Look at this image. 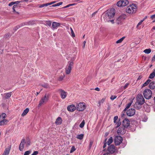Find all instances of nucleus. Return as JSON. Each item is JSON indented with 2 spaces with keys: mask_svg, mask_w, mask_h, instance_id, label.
I'll use <instances>...</instances> for the list:
<instances>
[{
  "mask_svg": "<svg viewBox=\"0 0 155 155\" xmlns=\"http://www.w3.org/2000/svg\"><path fill=\"white\" fill-rule=\"evenodd\" d=\"M115 14L114 9L111 8L107 10L103 14V17L105 22H109L110 19L113 18Z\"/></svg>",
  "mask_w": 155,
  "mask_h": 155,
  "instance_id": "nucleus-1",
  "label": "nucleus"
},
{
  "mask_svg": "<svg viewBox=\"0 0 155 155\" xmlns=\"http://www.w3.org/2000/svg\"><path fill=\"white\" fill-rule=\"evenodd\" d=\"M137 10V8L136 5L132 4L127 6L126 10V12L127 13L132 14L135 13Z\"/></svg>",
  "mask_w": 155,
  "mask_h": 155,
  "instance_id": "nucleus-2",
  "label": "nucleus"
},
{
  "mask_svg": "<svg viewBox=\"0 0 155 155\" xmlns=\"http://www.w3.org/2000/svg\"><path fill=\"white\" fill-rule=\"evenodd\" d=\"M49 97V94H46L42 97L39 102V105L41 106L43 104H46L48 101Z\"/></svg>",
  "mask_w": 155,
  "mask_h": 155,
  "instance_id": "nucleus-3",
  "label": "nucleus"
},
{
  "mask_svg": "<svg viewBox=\"0 0 155 155\" xmlns=\"http://www.w3.org/2000/svg\"><path fill=\"white\" fill-rule=\"evenodd\" d=\"M143 95L145 98L146 99H149L151 98L152 93L150 89H147L143 91Z\"/></svg>",
  "mask_w": 155,
  "mask_h": 155,
  "instance_id": "nucleus-4",
  "label": "nucleus"
},
{
  "mask_svg": "<svg viewBox=\"0 0 155 155\" xmlns=\"http://www.w3.org/2000/svg\"><path fill=\"white\" fill-rule=\"evenodd\" d=\"M74 65L72 61H69L65 69V72L66 74H69L71 72V71Z\"/></svg>",
  "mask_w": 155,
  "mask_h": 155,
  "instance_id": "nucleus-5",
  "label": "nucleus"
},
{
  "mask_svg": "<svg viewBox=\"0 0 155 155\" xmlns=\"http://www.w3.org/2000/svg\"><path fill=\"white\" fill-rule=\"evenodd\" d=\"M129 4L128 1L127 0H120L117 3V6L120 7L126 6Z\"/></svg>",
  "mask_w": 155,
  "mask_h": 155,
  "instance_id": "nucleus-6",
  "label": "nucleus"
},
{
  "mask_svg": "<svg viewBox=\"0 0 155 155\" xmlns=\"http://www.w3.org/2000/svg\"><path fill=\"white\" fill-rule=\"evenodd\" d=\"M76 107L78 110L82 111L85 109L86 106L84 103L83 102L77 104Z\"/></svg>",
  "mask_w": 155,
  "mask_h": 155,
  "instance_id": "nucleus-7",
  "label": "nucleus"
},
{
  "mask_svg": "<svg viewBox=\"0 0 155 155\" xmlns=\"http://www.w3.org/2000/svg\"><path fill=\"white\" fill-rule=\"evenodd\" d=\"M122 140L123 138L121 136H117L114 139V143L116 145H118L122 142Z\"/></svg>",
  "mask_w": 155,
  "mask_h": 155,
  "instance_id": "nucleus-8",
  "label": "nucleus"
},
{
  "mask_svg": "<svg viewBox=\"0 0 155 155\" xmlns=\"http://www.w3.org/2000/svg\"><path fill=\"white\" fill-rule=\"evenodd\" d=\"M58 91L60 95L61 98L62 99H64L66 97L67 93L66 92L62 89H59Z\"/></svg>",
  "mask_w": 155,
  "mask_h": 155,
  "instance_id": "nucleus-9",
  "label": "nucleus"
},
{
  "mask_svg": "<svg viewBox=\"0 0 155 155\" xmlns=\"http://www.w3.org/2000/svg\"><path fill=\"white\" fill-rule=\"evenodd\" d=\"M137 101L139 102L140 104H143L145 102V99L143 95L141 94H138L137 97Z\"/></svg>",
  "mask_w": 155,
  "mask_h": 155,
  "instance_id": "nucleus-10",
  "label": "nucleus"
},
{
  "mask_svg": "<svg viewBox=\"0 0 155 155\" xmlns=\"http://www.w3.org/2000/svg\"><path fill=\"white\" fill-rule=\"evenodd\" d=\"M126 113L128 116L131 117L135 114V110L134 108H131L128 110Z\"/></svg>",
  "mask_w": 155,
  "mask_h": 155,
  "instance_id": "nucleus-11",
  "label": "nucleus"
},
{
  "mask_svg": "<svg viewBox=\"0 0 155 155\" xmlns=\"http://www.w3.org/2000/svg\"><path fill=\"white\" fill-rule=\"evenodd\" d=\"M108 150L110 153L113 154L115 151V147L113 145H111L108 147Z\"/></svg>",
  "mask_w": 155,
  "mask_h": 155,
  "instance_id": "nucleus-12",
  "label": "nucleus"
},
{
  "mask_svg": "<svg viewBox=\"0 0 155 155\" xmlns=\"http://www.w3.org/2000/svg\"><path fill=\"white\" fill-rule=\"evenodd\" d=\"M76 108V107L73 104L68 106L67 107L68 110L71 112L74 111Z\"/></svg>",
  "mask_w": 155,
  "mask_h": 155,
  "instance_id": "nucleus-13",
  "label": "nucleus"
},
{
  "mask_svg": "<svg viewBox=\"0 0 155 155\" xmlns=\"http://www.w3.org/2000/svg\"><path fill=\"white\" fill-rule=\"evenodd\" d=\"M123 124L124 127H127L130 125V122L128 119H125L123 121Z\"/></svg>",
  "mask_w": 155,
  "mask_h": 155,
  "instance_id": "nucleus-14",
  "label": "nucleus"
},
{
  "mask_svg": "<svg viewBox=\"0 0 155 155\" xmlns=\"http://www.w3.org/2000/svg\"><path fill=\"white\" fill-rule=\"evenodd\" d=\"M24 144H25V139H22L19 146V149L21 151H22L23 150Z\"/></svg>",
  "mask_w": 155,
  "mask_h": 155,
  "instance_id": "nucleus-15",
  "label": "nucleus"
},
{
  "mask_svg": "<svg viewBox=\"0 0 155 155\" xmlns=\"http://www.w3.org/2000/svg\"><path fill=\"white\" fill-rule=\"evenodd\" d=\"M62 121L61 118L60 117H58L56 119L55 123L56 125H60L61 124Z\"/></svg>",
  "mask_w": 155,
  "mask_h": 155,
  "instance_id": "nucleus-16",
  "label": "nucleus"
},
{
  "mask_svg": "<svg viewBox=\"0 0 155 155\" xmlns=\"http://www.w3.org/2000/svg\"><path fill=\"white\" fill-rule=\"evenodd\" d=\"M60 25V24L59 23L53 22L52 23V27L54 29L57 28Z\"/></svg>",
  "mask_w": 155,
  "mask_h": 155,
  "instance_id": "nucleus-17",
  "label": "nucleus"
},
{
  "mask_svg": "<svg viewBox=\"0 0 155 155\" xmlns=\"http://www.w3.org/2000/svg\"><path fill=\"white\" fill-rule=\"evenodd\" d=\"M8 122V120L7 119H2L0 120V125L2 126L6 124Z\"/></svg>",
  "mask_w": 155,
  "mask_h": 155,
  "instance_id": "nucleus-18",
  "label": "nucleus"
},
{
  "mask_svg": "<svg viewBox=\"0 0 155 155\" xmlns=\"http://www.w3.org/2000/svg\"><path fill=\"white\" fill-rule=\"evenodd\" d=\"M143 104H140L139 102L137 101L134 104V107L137 109H139L141 108V105Z\"/></svg>",
  "mask_w": 155,
  "mask_h": 155,
  "instance_id": "nucleus-19",
  "label": "nucleus"
},
{
  "mask_svg": "<svg viewBox=\"0 0 155 155\" xmlns=\"http://www.w3.org/2000/svg\"><path fill=\"white\" fill-rule=\"evenodd\" d=\"M126 18V15L124 14H123L119 16V17L117 19V20L120 21L125 19Z\"/></svg>",
  "mask_w": 155,
  "mask_h": 155,
  "instance_id": "nucleus-20",
  "label": "nucleus"
},
{
  "mask_svg": "<svg viewBox=\"0 0 155 155\" xmlns=\"http://www.w3.org/2000/svg\"><path fill=\"white\" fill-rule=\"evenodd\" d=\"M10 150V148H8L5 149L3 155H8Z\"/></svg>",
  "mask_w": 155,
  "mask_h": 155,
  "instance_id": "nucleus-21",
  "label": "nucleus"
},
{
  "mask_svg": "<svg viewBox=\"0 0 155 155\" xmlns=\"http://www.w3.org/2000/svg\"><path fill=\"white\" fill-rule=\"evenodd\" d=\"M155 83L154 82H151L150 83L149 85V87L152 89H153L155 87Z\"/></svg>",
  "mask_w": 155,
  "mask_h": 155,
  "instance_id": "nucleus-22",
  "label": "nucleus"
},
{
  "mask_svg": "<svg viewBox=\"0 0 155 155\" xmlns=\"http://www.w3.org/2000/svg\"><path fill=\"white\" fill-rule=\"evenodd\" d=\"M29 109L28 108H26L23 111L22 114H21V116L23 117H24L29 112Z\"/></svg>",
  "mask_w": 155,
  "mask_h": 155,
  "instance_id": "nucleus-23",
  "label": "nucleus"
},
{
  "mask_svg": "<svg viewBox=\"0 0 155 155\" xmlns=\"http://www.w3.org/2000/svg\"><path fill=\"white\" fill-rule=\"evenodd\" d=\"M5 97L6 99H8L12 95V92H9L5 94Z\"/></svg>",
  "mask_w": 155,
  "mask_h": 155,
  "instance_id": "nucleus-24",
  "label": "nucleus"
},
{
  "mask_svg": "<svg viewBox=\"0 0 155 155\" xmlns=\"http://www.w3.org/2000/svg\"><path fill=\"white\" fill-rule=\"evenodd\" d=\"M113 141V138L112 137H111L110 138L108 139V140L107 143L108 145H110Z\"/></svg>",
  "mask_w": 155,
  "mask_h": 155,
  "instance_id": "nucleus-25",
  "label": "nucleus"
},
{
  "mask_svg": "<svg viewBox=\"0 0 155 155\" xmlns=\"http://www.w3.org/2000/svg\"><path fill=\"white\" fill-rule=\"evenodd\" d=\"M124 130V129H123V128L119 127L117 130V133L118 134H121L123 133L122 131V130Z\"/></svg>",
  "mask_w": 155,
  "mask_h": 155,
  "instance_id": "nucleus-26",
  "label": "nucleus"
},
{
  "mask_svg": "<svg viewBox=\"0 0 155 155\" xmlns=\"http://www.w3.org/2000/svg\"><path fill=\"white\" fill-rule=\"evenodd\" d=\"M77 138L80 140H82L84 137V134H81L78 135L77 137Z\"/></svg>",
  "mask_w": 155,
  "mask_h": 155,
  "instance_id": "nucleus-27",
  "label": "nucleus"
},
{
  "mask_svg": "<svg viewBox=\"0 0 155 155\" xmlns=\"http://www.w3.org/2000/svg\"><path fill=\"white\" fill-rule=\"evenodd\" d=\"M132 103V101L128 103V104L126 105V107L124 109V110H126L127 109H128L131 106Z\"/></svg>",
  "mask_w": 155,
  "mask_h": 155,
  "instance_id": "nucleus-28",
  "label": "nucleus"
},
{
  "mask_svg": "<svg viewBox=\"0 0 155 155\" xmlns=\"http://www.w3.org/2000/svg\"><path fill=\"white\" fill-rule=\"evenodd\" d=\"M155 76V73L153 71L150 75L149 78L152 79Z\"/></svg>",
  "mask_w": 155,
  "mask_h": 155,
  "instance_id": "nucleus-29",
  "label": "nucleus"
},
{
  "mask_svg": "<svg viewBox=\"0 0 155 155\" xmlns=\"http://www.w3.org/2000/svg\"><path fill=\"white\" fill-rule=\"evenodd\" d=\"M6 116V114L5 113H3L0 116V120L2 119H5Z\"/></svg>",
  "mask_w": 155,
  "mask_h": 155,
  "instance_id": "nucleus-30",
  "label": "nucleus"
},
{
  "mask_svg": "<svg viewBox=\"0 0 155 155\" xmlns=\"http://www.w3.org/2000/svg\"><path fill=\"white\" fill-rule=\"evenodd\" d=\"M65 75L63 74V75L60 76L58 78V80L59 81H61L65 77Z\"/></svg>",
  "mask_w": 155,
  "mask_h": 155,
  "instance_id": "nucleus-31",
  "label": "nucleus"
},
{
  "mask_svg": "<svg viewBox=\"0 0 155 155\" xmlns=\"http://www.w3.org/2000/svg\"><path fill=\"white\" fill-rule=\"evenodd\" d=\"M124 38H125L124 37H123L122 38H121L120 39L117 40L116 41V43L117 44H118V43H120L121 42H122V41L124 40Z\"/></svg>",
  "mask_w": 155,
  "mask_h": 155,
  "instance_id": "nucleus-32",
  "label": "nucleus"
},
{
  "mask_svg": "<svg viewBox=\"0 0 155 155\" xmlns=\"http://www.w3.org/2000/svg\"><path fill=\"white\" fill-rule=\"evenodd\" d=\"M151 51V50L150 49H146L143 51L145 53L147 54L150 53Z\"/></svg>",
  "mask_w": 155,
  "mask_h": 155,
  "instance_id": "nucleus-33",
  "label": "nucleus"
},
{
  "mask_svg": "<svg viewBox=\"0 0 155 155\" xmlns=\"http://www.w3.org/2000/svg\"><path fill=\"white\" fill-rule=\"evenodd\" d=\"M62 3H63V2H60L58 3L53 5L52 6V7H56V6H59L62 5Z\"/></svg>",
  "mask_w": 155,
  "mask_h": 155,
  "instance_id": "nucleus-34",
  "label": "nucleus"
},
{
  "mask_svg": "<svg viewBox=\"0 0 155 155\" xmlns=\"http://www.w3.org/2000/svg\"><path fill=\"white\" fill-rule=\"evenodd\" d=\"M84 124H85L84 120H83L82 121V122H81V123L79 125V127L81 128H82L84 127Z\"/></svg>",
  "mask_w": 155,
  "mask_h": 155,
  "instance_id": "nucleus-35",
  "label": "nucleus"
},
{
  "mask_svg": "<svg viewBox=\"0 0 155 155\" xmlns=\"http://www.w3.org/2000/svg\"><path fill=\"white\" fill-rule=\"evenodd\" d=\"M25 143L26 144L27 147H28L30 144V141L29 140H26V142L25 141Z\"/></svg>",
  "mask_w": 155,
  "mask_h": 155,
  "instance_id": "nucleus-36",
  "label": "nucleus"
},
{
  "mask_svg": "<svg viewBox=\"0 0 155 155\" xmlns=\"http://www.w3.org/2000/svg\"><path fill=\"white\" fill-rule=\"evenodd\" d=\"M119 120H117V121H116V125H117L116 127H118L121 124V122Z\"/></svg>",
  "mask_w": 155,
  "mask_h": 155,
  "instance_id": "nucleus-37",
  "label": "nucleus"
},
{
  "mask_svg": "<svg viewBox=\"0 0 155 155\" xmlns=\"http://www.w3.org/2000/svg\"><path fill=\"white\" fill-rule=\"evenodd\" d=\"M31 152V150L27 151L25 152L24 155H29Z\"/></svg>",
  "mask_w": 155,
  "mask_h": 155,
  "instance_id": "nucleus-38",
  "label": "nucleus"
},
{
  "mask_svg": "<svg viewBox=\"0 0 155 155\" xmlns=\"http://www.w3.org/2000/svg\"><path fill=\"white\" fill-rule=\"evenodd\" d=\"M46 25L48 26H50L51 24V21H47L46 22Z\"/></svg>",
  "mask_w": 155,
  "mask_h": 155,
  "instance_id": "nucleus-39",
  "label": "nucleus"
},
{
  "mask_svg": "<svg viewBox=\"0 0 155 155\" xmlns=\"http://www.w3.org/2000/svg\"><path fill=\"white\" fill-rule=\"evenodd\" d=\"M48 5H49L48 3H47L41 5H40V6L39 7L42 8L44 6H47Z\"/></svg>",
  "mask_w": 155,
  "mask_h": 155,
  "instance_id": "nucleus-40",
  "label": "nucleus"
},
{
  "mask_svg": "<svg viewBox=\"0 0 155 155\" xmlns=\"http://www.w3.org/2000/svg\"><path fill=\"white\" fill-rule=\"evenodd\" d=\"M76 150V149L75 148V147L74 146H72L71 149V150H70V152L71 153H72L73 152H74Z\"/></svg>",
  "mask_w": 155,
  "mask_h": 155,
  "instance_id": "nucleus-41",
  "label": "nucleus"
},
{
  "mask_svg": "<svg viewBox=\"0 0 155 155\" xmlns=\"http://www.w3.org/2000/svg\"><path fill=\"white\" fill-rule=\"evenodd\" d=\"M42 86L45 88H48L49 87V86L48 84H45L42 85Z\"/></svg>",
  "mask_w": 155,
  "mask_h": 155,
  "instance_id": "nucleus-42",
  "label": "nucleus"
},
{
  "mask_svg": "<svg viewBox=\"0 0 155 155\" xmlns=\"http://www.w3.org/2000/svg\"><path fill=\"white\" fill-rule=\"evenodd\" d=\"M11 36V35L10 33H7L6 34L5 36L4 37L5 38H8L9 37Z\"/></svg>",
  "mask_w": 155,
  "mask_h": 155,
  "instance_id": "nucleus-43",
  "label": "nucleus"
},
{
  "mask_svg": "<svg viewBox=\"0 0 155 155\" xmlns=\"http://www.w3.org/2000/svg\"><path fill=\"white\" fill-rule=\"evenodd\" d=\"M117 97L115 95H112L110 97V99L112 100H114Z\"/></svg>",
  "mask_w": 155,
  "mask_h": 155,
  "instance_id": "nucleus-44",
  "label": "nucleus"
},
{
  "mask_svg": "<svg viewBox=\"0 0 155 155\" xmlns=\"http://www.w3.org/2000/svg\"><path fill=\"white\" fill-rule=\"evenodd\" d=\"M118 118V117L117 116H115L114 117V123H116V121H117V120Z\"/></svg>",
  "mask_w": 155,
  "mask_h": 155,
  "instance_id": "nucleus-45",
  "label": "nucleus"
},
{
  "mask_svg": "<svg viewBox=\"0 0 155 155\" xmlns=\"http://www.w3.org/2000/svg\"><path fill=\"white\" fill-rule=\"evenodd\" d=\"M71 32L72 35V36L73 37H75V34L74 33V32L73 30V29L71 28Z\"/></svg>",
  "mask_w": 155,
  "mask_h": 155,
  "instance_id": "nucleus-46",
  "label": "nucleus"
},
{
  "mask_svg": "<svg viewBox=\"0 0 155 155\" xmlns=\"http://www.w3.org/2000/svg\"><path fill=\"white\" fill-rule=\"evenodd\" d=\"M17 5H14L12 7V9L13 10V11L14 12H16L15 10V8H17Z\"/></svg>",
  "mask_w": 155,
  "mask_h": 155,
  "instance_id": "nucleus-47",
  "label": "nucleus"
},
{
  "mask_svg": "<svg viewBox=\"0 0 155 155\" xmlns=\"http://www.w3.org/2000/svg\"><path fill=\"white\" fill-rule=\"evenodd\" d=\"M93 144V142L92 141H90V144L89 145V149H90L91 148Z\"/></svg>",
  "mask_w": 155,
  "mask_h": 155,
  "instance_id": "nucleus-48",
  "label": "nucleus"
},
{
  "mask_svg": "<svg viewBox=\"0 0 155 155\" xmlns=\"http://www.w3.org/2000/svg\"><path fill=\"white\" fill-rule=\"evenodd\" d=\"M104 99H102V100H101V101H99V104L100 105L101 104H102L103 102H104Z\"/></svg>",
  "mask_w": 155,
  "mask_h": 155,
  "instance_id": "nucleus-49",
  "label": "nucleus"
},
{
  "mask_svg": "<svg viewBox=\"0 0 155 155\" xmlns=\"http://www.w3.org/2000/svg\"><path fill=\"white\" fill-rule=\"evenodd\" d=\"M38 153V151H35L31 155H37Z\"/></svg>",
  "mask_w": 155,
  "mask_h": 155,
  "instance_id": "nucleus-50",
  "label": "nucleus"
},
{
  "mask_svg": "<svg viewBox=\"0 0 155 155\" xmlns=\"http://www.w3.org/2000/svg\"><path fill=\"white\" fill-rule=\"evenodd\" d=\"M129 84L128 83H127L125 84V85L123 87V88L124 89L126 88L128 86Z\"/></svg>",
  "mask_w": 155,
  "mask_h": 155,
  "instance_id": "nucleus-51",
  "label": "nucleus"
},
{
  "mask_svg": "<svg viewBox=\"0 0 155 155\" xmlns=\"http://www.w3.org/2000/svg\"><path fill=\"white\" fill-rule=\"evenodd\" d=\"M149 84L148 83H147V81L145 82L143 84V86L142 87H145V86H146V85H148Z\"/></svg>",
  "mask_w": 155,
  "mask_h": 155,
  "instance_id": "nucleus-52",
  "label": "nucleus"
},
{
  "mask_svg": "<svg viewBox=\"0 0 155 155\" xmlns=\"http://www.w3.org/2000/svg\"><path fill=\"white\" fill-rule=\"evenodd\" d=\"M112 19L111 20L110 19V21H109V22H110L111 23L113 24L114 23V20L113 19V18H112Z\"/></svg>",
  "mask_w": 155,
  "mask_h": 155,
  "instance_id": "nucleus-53",
  "label": "nucleus"
},
{
  "mask_svg": "<svg viewBox=\"0 0 155 155\" xmlns=\"http://www.w3.org/2000/svg\"><path fill=\"white\" fill-rule=\"evenodd\" d=\"M56 2V1H54L50 3H48L49 4V5H51L52 4H53Z\"/></svg>",
  "mask_w": 155,
  "mask_h": 155,
  "instance_id": "nucleus-54",
  "label": "nucleus"
},
{
  "mask_svg": "<svg viewBox=\"0 0 155 155\" xmlns=\"http://www.w3.org/2000/svg\"><path fill=\"white\" fill-rule=\"evenodd\" d=\"M15 4L14 2H12L11 3H9L8 5L9 6H11L12 5H13Z\"/></svg>",
  "mask_w": 155,
  "mask_h": 155,
  "instance_id": "nucleus-55",
  "label": "nucleus"
},
{
  "mask_svg": "<svg viewBox=\"0 0 155 155\" xmlns=\"http://www.w3.org/2000/svg\"><path fill=\"white\" fill-rule=\"evenodd\" d=\"M143 22V21H141L137 24V28L138 27V26L140 25Z\"/></svg>",
  "mask_w": 155,
  "mask_h": 155,
  "instance_id": "nucleus-56",
  "label": "nucleus"
},
{
  "mask_svg": "<svg viewBox=\"0 0 155 155\" xmlns=\"http://www.w3.org/2000/svg\"><path fill=\"white\" fill-rule=\"evenodd\" d=\"M150 18L152 19H153L155 18V14L154 15H151L150 16Z\"/></svg>",
  "mask_w": 155,
  "mask_h": 155,
  "instance_id": "nucleus-57",
  "label": "nucleus"
},
{
  "mask_svg": "<svg viewBox=\"0 0 155 155\" xmlns=\"http://www.w3.org/2000/svg\"><path fill=\"white\" fill-rule=\"evenodd\" d=\"M21 2L20 1H17L16 2H14V4H18Z\"/></svg>",
  "mask_w": 155,
  "mask_h": 155,
  "instance_id": "nucleus-58",
  "label": "nucleus"
},
{
  "mask_svg": "<svg viewBox=\"0 0 155 155\" xmlns=\"http://www.w3.org/2000/svg\"><path fill=\"white\" fill-rule=\"evenodd\" d=\"M97 12L96 11L95 12H94V13H93L92 14V17H94V16H95V14H96V13H97Z\"/></svg>",
  "mask_w": 155,
  "mask_h": 155,
  "instance_id": "nucleus-59",
  "label": "nucleus"
},
{
  "mask_svg": "<svg viewBox=\"0 0 155 155\" xmlns=\"http://www.w3.org/2000/svg\"><path fill=\"white\" fill-rule=\"evenodd\" d=\"M86 43V41H84V42H83V48H84L85 47V44Z\"/></svg>",
  "mask_w": 155,
  "mask_h": 155,
  "instance_id": "nucleus-60",
  "label": "nucleus"
},
{
  "mask_svg": "<svg viewBox=\"0 0 155 155\" xmlns=\"http://www.w3.org/2000/svg\"><path fill=\"white\" fill-rule=\"evenodd\" d=\"M152 61H155V55L152 58Z\"/></svg>",
  "mask_w": 155,
  "mask_h": 155,
  "instance_id": "nucleus-61",
  "label": "nucleus"
},
{
  "mask_svg": "<svg viewBox=\"0 0 155 155\" xmlns=\"http://www.w3.org/2000/svg\"><path fill=\"white\" fill-rule=\"evenodd\" d=\"M95 90L97 91H100V89L97 87H96V88H95Z\"/></svg>",
  "mask_w": 155,
  "mask_h": 155,
  "instance_id": "nucleus-62",
  "label": "nucleus"
},
{
  "mask_svg": "<svg viewBox=\"0 0 155 155\" xmlns=\"http://www.w3.org/2000/svg\"><path fill=\"white\" fill-rule=\"evenodd\" d=\"M75 4H76L75 3H74V4H69V7H70L71 6H72L74 5Z\"/></svg>",
  "mask_w": 155,
  "mask_h": 155,
  "instance_id": "nucleus-63",
  "label": "nucleus"
},
{
  "mask_svg": "<svg viewBox=\"0 0 155 155\" xmlns=\"http://www.w3.org/2000/svg\"><path fill=\"white\" fill-rule=\"evenodd\" d=\"M107 143H105L104 144V146H103V148H105V147H106V145H107Z\"/></svg>",
  "mask_w": 155,
  "mask_h": 155,
  "instance_id": "nucleus-64",
  "label": "nucleus"
}]
</instances>
